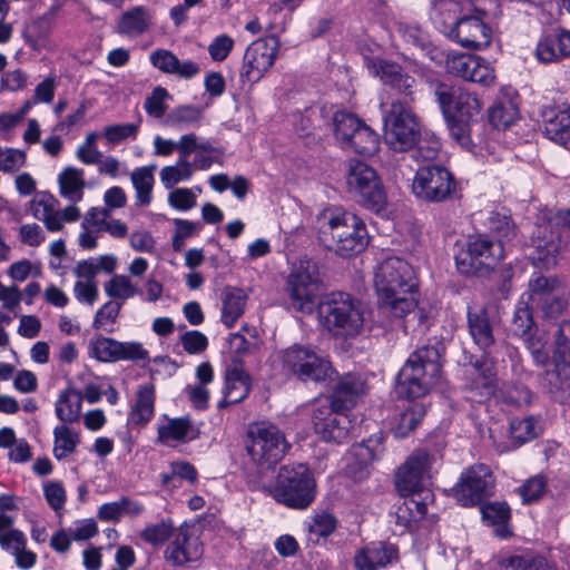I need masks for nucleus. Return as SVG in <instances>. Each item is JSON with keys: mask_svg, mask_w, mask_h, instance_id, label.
<instances>
[{"mask_svg": "<svg viewBox=\"0 0 570 570\" xmlns=\"http://www.w3.org/2000/svg\"><path fill=\"white\" fill-rule=\"evenodd\" d=\"M374 286L382 308L394 317H406L420 325L425 315L417 308L419 281L414 268L400 257H387L374 271Z\"/></svg>", "mask_w": 570, "mask_h": 570, "instance_id": "f257e3e1", "label": "nucleus"}, {"mask_svg": "<svg viewBox=\"0 0 570 570\" xmlns=\"http://www.w3.org/2000/svg\"><path fill=\"white\" fill-rule=\"evenodd\" d=\"M441 353L438 346L414 351L397 374L395 393L414 400L426 395L441 376Z\"/></svg>", "mask_w": 570, "mask_h": 570, "instance_id": "f03ea898", "label": "nucleus"}, {"mask_svg": "<svg viewBox=\"0 0 570 570\" xmlns=\"http://www.w3.org/2000/svg\"><path fill=\"white\" fill-rule=\"evenodd\" d=\"M445 10L455 14L448 37L466 49H485L492 40V28L484 21L487 10L474 1H444Z\"/></svg>", "mask_w": 570, "mask_h": 570, "instance_id": "7ed1b4c3", "label": "nucleus"}, {"mask_svg": "<svg viewBox=\"0 0 570 570\" xmlns=\"http://www.w3.org/2000/svg\"><path fill=\"white\" fill-rule=\"evenodd\" d=\"M322 325L333 335L353 337L364 326V307L357 298L345 292L326 294L318 304Z\"/></svg>", "mask_w": 570, "mask_h": 570, "instance_id": "20e7f679", "label": "nucleus"}, {"mask_svg": "<svg viewBox=\"0 0 570 570\" xmlns=\"http://www.w3.org/2000/svg\"><path fill=\"white\" fill-rule=\"evenodd\" d=\"M316 481L306 464L283 465L269 494L275 501L291 509L305 510L315 500Z\"/></svg>", "mask_w": 570, "mask_h": 570, "instance_id": "39448f33", "label": "nucleus"}, {"mask_svg": "<svg viewBox=\"0 0 570 570\" xmlns=\"http://www.w3.org/2000/svg\"><path fill=\"white\" fill-rule=\"evenodd\" d=\"M323 282L318 266L311 259H301L287 276L285 293L289 307L303 314H312L318 308V297Z\"/></svg>", "mask_w": 570, "mask_h": 570, "instance_id": "423d86ee", "label": "nucleus"}, {"mask_svg": "<svg viewBox=\"0 0 570 570\" xmlns=\"http://www.w3.org/2000/svg\"><path fill=\"white\" fill-rule=\"evenodd\" d=\"M274 362L279 364L286 375H293L306 382L325 381L332 371L330 362L311 346L293 344L278 351Z\"/></svg>", "mask_w": 570, "mask_h": 570, "instance_id": "0eeeda50", "label": "nucleus"}, {"mask_svg": "<svg viewBox=\"0 0 570 570\" xmlns=\"http://www.w3.org/2000/svg\"><path fill=\"white\" fill-rule=\"evenodd\" d=\"M289 448L284 433L274 424L255 423L247 431L246 451L250 459L263 468L276 465Z\"/></svg>", "mask_w": 570, "mask_h": 570, "instance_id": "6e6552de", "label": "nucleus"}, {"mask_svg": "<svg viewBox=\"0 0 570 570\" xmlns=\"http://www.w3.org/2000/svg\"><path fill=\"white\" fill-rule=\"evenodd\" d=\"M420 125L410 100H394L384 117V138L397 151L412 149L420 137Z\"/></svg>", "mask_w": 570, "mask_h": 570, "instance_id": "1a4fd4ad", "label": "nucleus"}, {"mask_svg": "<svg viewBox=\"0 0 570 570\" xmlns=\"http://www.w3.org/2000/svg\"><path fill=\"white\" fill-rule=\"evenodd\" d=\"M503 258L500 242L491 240L487 235L471 237L455 254L456 268L464 275H487Z\"/></svg>", "mask_w": 570, "mask_h": 570, "instance_id": "9d476101", "label": "nucleus"}, {"mask_svg": "<svg viewBox=\"0 0 570 570\" xmlns=\"http://www.w3.org/2000/svg\"><path fill=\"white\" fill-rule=\"evenodd\" d=\"M525 295L531 306L548 321H556L568 307L569 292L556 277L533 275Z\"/></svg>", "mask_w": 570, "mask_h": 570, "instance_id": "9b49d317", "label": "nucleus"}, {"mask_svg": "<svg viewBox=\"0 0 570 570\" xmlns=\"http://www.w3.org/2000/svg\"><path fill=\"white\" fill-rule=\"evenodd\" d=\"M346 183L351 191L360 197L367 210L380 213L385 204V194L380 185L376 171L364 161L351 159Z\"/></svg>", "mask_w": 570, "mask_h": 570, "instance_id": "f8f14e48", "label": "nucleus"}, {"mask_svg": "<svg viewBox=\"0 0 570 570\" xmlns=\"http://www.w3.org/2000/svg\"><path fill=\"white\" fill-rule=\"evenodd\" d=\"M281 47L279 38L268 36L253 41L245 50L240 70L244 82H257L274 66Z\"/></svg>", "mask_w": 570, "mask_h": 570, "instance_id": "ddd939ff", "label": "nucleus"}, {"mask_svg": "<svg viewBox=\"0 0 570 570\" xmlns=\"http://www.w3.org/2000/svg\"><path fill=\"white\" fill-rule=\"evenodd\" d=\"M433 462L434 458L425 450L414 451L395 474V487L400 494L403 497L419 495L423 491H431L425 488V484L431 478Z\"/></svg>", "mask_w": 570, "mask_h": 570, "instance_id": "4468645a", "label": "nucleus"}, {"mask_svg": "<svg viewBox=\"0 0 570 570\" xmlns=\"http://www.w3.org/2000/svg\"><path fill=\"white\" fill-rule=\"evenodd\" d=\"M494 488V478L485 464L473 465L462 472L460 481L453 488V497L462 507H472L490 497Z\"/></svg>", "mask_w": 570, "mask_h": 570, "instance_id": "2eb2a0df", "label": "nucleus"}, {"mask_svg": "<svg viewBox=\"0 0 570 570\" xmlns=\"http://www.w3.org/2000/svg\"><path fill=\"white\" fill-rule=\"evenodd\" d=\"M345 411L336 409L328 399L316 401L312 414L315 432L328 442L342 443L347 440L353 425Z\"/></svg>", "mask_w": 570, "mask_h": 570, "instance_id": "dca6fc26", "label": "nucleus"}, {"mask_svg": "<svg viewBox=\"0 0 570 570\" xmlns=\"http://www.w3.org/2000/svg\"><path fill=\"white\" fill-rule=\"evenodd\" d=\"M328 225L340 255L357 254L366 247L368 234L360 216H332Z\"/></svg>", "mask_w": 570, "mask_h": 570, "instance_id": "f3484780", "label": "nucleus"}, {"mask_svg": "<svg viewBox=\"0 0 570 570\" xmlns=\"http://www.w3.org/2000/svg\"><path fill=\"white\" fill-rule=\"evenodd\" d=\"M435 97L445 117L475 120L482 109V102L474 92L459 86L439 83Z\"/></svg>", "mask_w": 570, "mask_h": 570, "instance_id": "a211bd4d", "label": "nucleus"}, {"mask_svg": "<svg viewBox=\"0 0 570 570\" xmlns=\"http://www.w3.org/2000/svg\"><path fill=\"white\" fill-rule=\"evenodd\" d=\"M452 175L443 167L426 165L417 169L412 184L416 197L429 202H442L453 190Z\"/></svg>", "mask_w": 570, "mask_h": 570, "instance_id": "6ab92c4d", "label": "nucleus"}, {"mask_svg": "<svg viewBox=\"0 0 570 570\" xmlns=\"http://www.w3.org/2000/svg\"><path fill=\"white\" fill-rule=\"evenodd\" d=\"M445 67L449 73L485 87L495 81L493 67L480 56L461 52L449 55Z\"/></svg>", "mask_w": 570, "mask_h": 570, "instance_id": "aec40b11", "label": "nucleus"}, {"mask_svg": "<svg viewBox=\"0 0 570 570\" xmlns=\"http://www.w3.org/2000/svg\"><path fill=\"white\" fill-rule=\"evenodd\" d=\"M368 70L377 76L385 86L404 95L403 100L413 101L412 95L416 81L400 65L384 59H373L368 63Z\"/></svg>", "mask_w": 570, "mask_h": 570, "instance_id": "412c9836", "label": "nucleus"}, {"mask_svg": "<svg viewBox=\"0 0 570 570\" xmlns=\"http://www.w3.org/2000/svg\"><path fill=\"white\" fill-rule=\"evenodd\" d=\"M562 225V232H570V216H554L553 219H549L544 225L538 227V239L534 242V252L532 254V261L538 267L550 268L558 262L557 257L560 252V240H554V233L551 232L550 238L546 236L541 237V234L552 225Z\"/></svg>", "mask_w": 570, "mask_h": 570, "instance_id": "4be33fe9", "label": "nucleus"}, {"mask_svg": "<svg viewBox=\"0 0 570 570\" xmlns=\"http://www.w3.org/2000/svg\"><path fill=\"white\" fill-rule=\"evenodd\" d=\"M383 452V436L373 435L355 444L345 456L347 473L355 479L367 475V469Z\"/></svg>", "mask_w": 570, "mask_h": 570, "instance_id": "5701e85b", "label": "nucleus"}, {"mask_svg": "<svg viewBox=\"0 0 570 570\" xmlns=\"http://www.w3.org/2000/svg\"><path fill=\"white\" fill-rule=\"evenodd\" d=\"M466 324L473 343L483 352H489L494 345L495 318L491 317L483 305H470L466 311Z\"/></svg>", "mask_w": 570, "mask_h": 570, "instance_id": "b1692460", "label": "nucleus"}, {"mask_svg": "<svg viewBox=\"0 0 570 570\" xmlns=\"http://www.w3.org/2000/svg\"><path fill=\"white\" fill-rule=\"evenodd\" d=\"M554 370L547 373L548 382L563 390L570 381V321L562 322L556 340Z\"/></svg>", "mask_w": 570, "mask_h": 570, "instance_id": "393cba45", "label": "nucleus"}, {"mask_svg": "<svg viewBox=\"0 0 570 570\" xmlns=\"http://www.w3.org/2000/svg\"><path fill=\"white\" fill-rule=\"evenodd\" d=\"M543 132L552 141L566 145L570 138V105L553 102L542 107Z\"/></svg>", "mask_w": 570, "mask_h": 570, "instance_id": "a878e982", "label": "nucleus"}, {"mask_svg": "<svg viewBox=\"0 0 570 570\" xmlns=\"http://www.w3.org/2000/svg\"><path fill=\"white\" fill-rule=\"evenodd\" d=\"M249 391V375L245 372L240 360L233 358L226 367L223 399L219 401L218 407L224 409L230 404L242 402Z\"/></svg>", "mask_w": 570, "mask_h": 570, "instance_id": "bb28decb", "label": "nucleus"}, {"mask_svg": "<svg viewBox=\"0 0 570 570\" xmlns=\"http://www.w3.org/2000/svg\"><path fill=\"white\" fill-rule=\"evenodd\" d=\"M399 558L397 548L387 542H370L360 548L354 556L356 570H377L384 568Z\"/></svg>", "mask_w": 570, "mask_h": 570, "instance_id": "cd10ccee", "label": "nucleus"}, {"mask_svg": "<svg viewBox=\"0 0 570 570\" xmlns=\"http://www.w3.org/2000/svg\"><path fill=\"white\" fill-rule=\"evenodd\" d=\"M188 531V528L180 527L164 552L165 560L174 567L196 561L203 553L198 538L189 535Z\"/></svg>", "mask_w": 570, "mask_h": 570, "instance_id": "c85d7f7f", "label": "nucleus"}, {"mask_svg": "<svg viewBox=\"0 0 570 570\" xmlns=\"http://www.w3.org/2000/svg\"><path fill=\"white\" fill-rule=\"evenodd\" d=\"M410 495L395 511V523L407 531H412L416 523L425 517L429 503L434 501L432 491Z\"/></svg>", "mask_w": 570, "mask_h": 570, "instance_id": "c756f323", "label": "nucleus"}, {"mask_svg": "<svg viewBox=\"0 0 570 570\" xmlns=\"http://www.w3.org/2000/svg\"><path fill=\"white\" fill-rule=\"evenodd\" d=\"M153 14L145 6H135L124 11L116 20L114 31L117 35L137 38L149 31Z\"/></svg>", "mask_w": 570, "mask_h": 570, "instance_id": "7c9ffc66", "label": "nucleus"}, {"mask_svg": "<svg viewBox=\"0 0 570 570\" xmlns=\"http://www.w3.org/2000/svg\"><path fill=\"white\" fill-rule=\"evenodd\" d=\"M365 391L364 379L360 374L347 373L338 380L328 401L338 410H350Z\"/></svg>", "mask_w": 570, "mask_h": 570, "instance_id": "2f4dec72", "label": "nucleus"}, {"mask_svg": "<svg viewBox=\"0 0 570 570\" xmlns=\"http://www.w3.org/2000/svg\"><path fill=\"white\" fill-rule=\"evenodd\" d=\"M539 61L550 63L570 56V31L552 32L542 36L537 45Z\"/></svg>", "mask_w": 570, "mask_h": 570, "instance_id": "473e14b6", "label": "nucleus"}, {"mask_svg": "<svg viewBox=\"0 0 570 570\" xmlns=\"http://www.w3.org/2000/svg\"><path fill=\"white\" fill-rule=\"evenodd\" d=\"M26 544L27 539L20 530H13L6 535L0 534V547L10 551L14 556L17 567L23 570L32 568L37 562V554L26 549Z\"/></svg>", "mask_w": 570, "mask_h": 570, "instance_id": "72a5a7b5", "label": "nucleus"}, {"mask_svg": "<svg viewBox=\"0 0 570 570\" xmlns=\"http://www.w3.org/2000/svg\"><path fill=\"white\" fill-rule=\"evenodd\" d=\"M222 302V322L232 327L244 314L247 295L244 289L227 286L220 293Z\"/></svg>", "mask_w": 570, "mask_h": 570, "instance_id": "f704fd0d", "label": "nucleus"}, {"mask_svg": "<svg viewBox=\"0 0 570 570\" xmlns=\"http://www.w3.org/2000/svg\"><path fill=\"white\" fill-rule=\"evenodd\" d=\"M155 386L151 383H145L138 386L136 402L131 407L129 421L134 425L147 424L155 414Z\"/></svg>", "mask_w": 570, "mask_h": 570, "instance_id": "c9c22d12", "label": "nucleus"}, {"mask_svg": "<svg viewBox=\"0 0 570 570\" xmlns=\"http://www.w3.org/2000/svg\"><path fill=\"white\" fill-rule=\"evenodd\" d=\"M198 429L189 416L168 419L166 424L158 428V440L161 443L169 441L186 442L198 436Z\"/></svg>", "mask_w": 570, "mask_h": 570, "instance_id": "e433bc0d", "label": "nucleus"}, {"mask_svg": "<svg viewBox=\"0 0 570 570\" xmlns=\"http://www.w3.org/2000/svg\"><path fill=\"white\" fill-rule=\"evenodd\" d=\"M465 373L472 377L469 385L471 392H478L481 397H488L492 394L494 387V373L491 365L485 361L476 362L465 370Z\"/></svg>", "mask_w": 570, "mask_h": 570, "instance_id": "4c0bfd02", "label": "nucleus"}, {"mask_svg": "<svg viewBox=\"0 0 570 570\" xmlns=\"http://www.w3.org/2000/svg\"><path fill=\"white\" fill-rule=\"evenodd\" d=\"M60 194L68 198L72 205L81 200L83 196L85 178L83 170L68 167L58 176Z\"/></svg>", "mask_w": 570, "mask_h": 570, "instance_id": "58836bf2", "label": "nucleus"}, {"mask_svg": "<svg viewBox=\"0 0 570 570\" xmlns=\"http://www.w3.org/2000/svg\"><path fill=\"white\" fill-rule=\"evenodd\" d=\"M82 397L73 389L62 391L56 402V415L63 423H73L79 420Z\"/></svg>", "mask_w": 570, "mask_h": 570, "instance_id": "ea45409f", "label": "nucleus"}, {"mask_svg": "<svg viewBox=\"0 0 570 570\" xmlns=\"http://www.w3.org/2000/svg\"><path fill=\"white\" fill-rule=\"evenodd\" d=\"M502 570H550L548 560L538 553L512 554L501 560Z\"/></svg>", "mask_w": 570, "mask_h": 570, "instance_id": "a19ab883", "label": "nucleus"}, {"mask_svg": "<svg viewBox=\"0 0 570 570\" xmlns=\"http://www.w3.org/2000/svg\"><path fill=\"white\" fill-rule=\"evenodd\" d=\"M426 413L425 406L421 403L410 404L403 410L394 424L393 432L396 438L404 439L413 432Z\"/></svg>", "mask_w": 570, "mask_h": 570, "instance_id": "79ce46f5", "label": "nucleus"}, {"mask_svg": "<svg viewBox=\"0 0 570 570\" xmlns=\"http://www.w3.org/2000/svg\"><path fill=\"white\" fill-rule=\"evenodd\" d=\"M203 109L194 105H184L174 108L165 117L164 124L178 130H185L199 122Z\"/></svg>", "mask_w": 570, "mask_h": 570, "instance_id": "37998d69", "label": "nucleus"}, {"mask_svg": "<svg viewBox=\"0 0 570 570\" xmlns=\"http://www.w3.org/2000/svg\"><path fill=\"white\" fill-rule=\"evenodd\" d=\"M53 438V455L57 460H62L71 454L80 442L79 434L66 424L55 428Z\"/></svg>", "mask_w": 570, "mask_h": 570, "instance_id": "c03bdc74", "label": "nucleus"}, {"mask_svg": "<svg viewBox=\"0 0 570 570\" xmlns=\"http://www.w3.org/2000/svg\"><path fill=\"white\" fill-rule=\"evenodd\" d=\"M379 142V136L366 124L362 122L346 147L352 148L357 154L370 156L377 151Z\"/></svg>", "mask_w": 570, "mask_h": 570, "instance_id": "a18cd8bd", "label": "nucleus"}, {"mask_svg": "<svg viewBox=\"0 0 570 570\" xmlns=\"http://www.w3.org/2000/svg\"><path fill=\"white\" fill-rule=\"evenodd\" d=\"M88 354L104 363L118 362V341L111 337L99 336L89 342Z\"/></svg>", "mask_w": 570, "mask_h": 570, "instance_id": "49530a36", "label": "nucleus"}, {"mask_svg": "<svg viewBox=\"0 0 570 570\" xmlns=\"http://www.w3.org/2000/svg\"><path fill=\"white\" fill-rule=\"evenodd\" d=\"M155 169L156 166L141 167L131 174V181L136 189V198L140 205H148L151 200Z\"/></svg>", "mask_w": 570, "mask_h": 570, "instance_id": "de8ad7c7", "label": "nucleus"}, {"mask_svg": "<svg viewBox=\"0 0 570 570\" xmlns=\"http://www.w3.org/2000/svg\"><path fill=\"white\" fill-rule=\"evenodd\" d=\"M524 296L527 295L524 294L522 296V301L515 306L510 326L512 334L518 337L527 335L529 332L534 330V322L531 313V308L533 307L530 306L531 304L528 298L524 301Z\"/></svg>", "mask_w": 570, "mask_h": 570, "instance_id": "09e8293b", "label": "nucleus"}, {"mask_svg": "<svg viewBox=\"0 0 570 570\" xmlns=\"http://www.w3.org/2000/svg\"><path fill=\"white\" fill-rule=\"evenodd\" d=\"M363 120L346 111H337L333 118L334 132L341 142L346 147Z\"/></svg>", "mask_w": 570, "mask_h": 570, "instance_id": "8fccbe9b", "label": "nucleus"}, {"mask_svg": "<svg viewBox=\"0 0 570 570\" xmlns=\"http://www.w3.org/2000/svg\"><path fill=\"white\" fill-rule=\"evenodd\" d=\"M32 214H79L80 209L76 205L66 206L62 210L58 208V200L47 191H40L35 195L30 203Z\"/></svg>", "mask_w": 570, "mask_h": 570, "instance_id": "3c124183", "label": "nucleus"}, {"mask_svg": "<svg viewBox=\"0 0 570 570\" xmlns=\"http://www.w3.org/2000/svg\"><path fill=\"white\" fill-rule=\"evenodd\" d=\"M481 513L484 520L499 525L497 529L500 537H507L508 530L505 523L510 519V508L504 502H490L481 507Z\"/></svg>", "mask_w": 570, "mask_h": 570, "instance_id": "603ef678", "label": "nucleus"}, {"mask_svg": "<svg viewBox=\"0 0 570 570\" xmlns=\"http://www.w3.org/2000/svg\"><path fill=\"white\" fill-rule=\"evenodd\" d=\"M104 289L107 296L120 299V303L139 293V291L132 285L130 278L121 274H116L106 282Z\"/></svg>", "mask_w": 570, "mask_h": 570, "instance_id": "864d4df0", "label": "nucleus"}, {"mask_svg": "<svg viewBox=\"0 0 570 570\" xmlns=\"http://www.w3.org/2000/svg\"><path fill=\"white\" fill-rule=\"evenodd\" d=\"M518 117V109L511 101L495 102L489 111V120L497 129L509 128Z\"/></svg>", "mask_w": 570, "mask_h": 570, "instance_id": "5fc2aeb1", "label": "nucleus"}, {"mask_svg": "<svg viewBox=\"0 0 570 570\" xmlns=\"http://www.w3.org/2000/svg\"><path fill=\"white\" fill-rule=\"evenodd\" d=\"M193 176V165L189 160H177L174 166H166L160 170V180L166 188H171Z\"/></svg>", "mask_w": 570, "mask_h": 570, "instance_id": "6e6d98bb", "label": "nucleus"}, {"mask_svg": "<svg viewBox=\"0 0 570 570\" xmlns=\"http://www.w3.org/2000/svg\"><path fill=\"white\" fill-rule=\"evenodd\" d=\"M198 479L197 470L193 464L186 461H177L170 463L169 472H165L160 474L161 483H167L169 481H178L184 480L189 484H195Z\"/></svg>", "mask_w": 570, "mask_h": 570, "instance_id": "4d7b16f0", "label": "nucleus"}, {"mask_svg": "<svg viewBox=\"0 0 570 570\" xmlns=\"http://www.w3.org/2000/svg\"><path fill=\"white\" fill-rule=\"evenodd\" d=\"M510 434L518 444H523L538 435V424L531 416L514 419L510 423Z\"/></svg>", "mask_w": 570, "mask_h": 570, "instance_id": "13d9d810", "label": "nucleus"}, {"mask_svg": "<svg viewBox=\"0 0 570 570\" xmlns=\"http://www.w3.org/2000/svg\"><path fill=\"white\" fill-rule=\"evenodd\" d=\"M174 532V524L171 520H161L158 523L147 525L140 533V538L153 544H161L168 540Z\"/></svg>", "mask_w": 570, "mask_h": 570, "instance_id": "bf43d9fd", "label": "nucleus"}, {"mask_svg": "<svg viewBox=\"0 0 570 570\" xmlns=\"http://www.w3.org/2000/svg\"><path fill=\"white\" fill-rule=\"evenodd\" d=\"M141 118L131 124H117L105 127L104 135L108 142L115 145L131 138L136 139L140 129Z\"/></svg>", "mask_w": 570, "mask_h": 570, "instance_id": "052dcab7", "label": "nucleus"}, {"mask_svg": "<svg viewBox=\"0 0 570 570\" xmlns=\"http://www.w3.org/2000/svg\"><path fill=\"white\" fill-rule=\"evenodd\" d=\"M448 126L452 138L463 148L471 149L473 141L471 138V122L473 120L446 117Z\"/></svg>", "mask_w": 570, "mask_h": 570, "instance_id": "680f3d73", "label": "nucleus"}, {"mask_svg": "<svg viewBox=\"0 0 570 570\" xmlns=\"http://www.w3.org/2000/svg\"><path fill=\"white\" fill-rule=\"evenodd\" d=\"M87 227L97 226L98 232H107L114 237H124L127 234V226L112 216H89L86 223Z\"/></svg>", "mask_w": 570, "mask_h": 570, "instance_id": "e2e57ef3", "label": "nucleus"}, {"mask_svg": "<svg viewBox=\"0 0 570 570\" xmlns=\"http://www.w3.org/2000/svg\"><path fill=\"white\" fill-rule=\"evenodd\" d=\"M521 338L530 351L535 364L544 365L549 360V352L546 348V338L538 334L537 331H531L529 334L521 336Z\"/></svg>", "mask_w": 570, "mask_h": 570, "instance_id": "0e129e2a", "label": "nucleus"}, {"mask_svg": "<svg viewBox=\"0 0 570 570\" xmlns=\"http://www.w3.org/2000/svg\"><path fill=\"white\" fill-rule=\"evenodd\" d=\"M149 358V352L140 342L118 341V362L130 361V362H144Z\"/></svg>", "mask_w": 570, "mask_h": 570, "instance_id": "69168bd1", "label": "nucleus"}, {"mask_svg": "<svg viewBox=\"0 0 570 570\" xmlns=\"http://www.w3.org/2000/svg\"><path fill=\"white\" fill-rule=\"evenodd\" d=\"M122 303L116 301H109L105 303L97 312L94 318V327L97 330L106 328L109 325H114L120 313Z\"/></svg>", "mask_w": 570, "mask_h": 570, "instance_id": "338daca9", "label": "nucleus"}, {"mask_svg": "<svg viewBox=\"0 0 570 570\" xmlns=\"http://www.w3.org/2000/svg\"><path fill=\"white\" fill-rule=\"evenodd\" d=\"M546 479L541 475H535L520 487V495L524 503H532L538 501L546 493Z\"/></svg>", "mask_w": 570, "mask_h": 570, "instance_id": "774afa93", "label": "nucleus"}]
</instances>
